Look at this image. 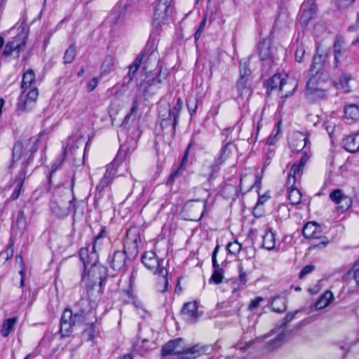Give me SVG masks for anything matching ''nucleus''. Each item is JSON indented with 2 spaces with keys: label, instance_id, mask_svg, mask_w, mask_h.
<instances>
[{
  "label": "nucleus",
  "instance_id": "obj_1",
  "mask_svg": "<svg viewBox=\"0 0 359 359\" xmlns=\"http://www.w3.org/2000/svg\"><path fill=\"white\" fill-rule=\"evenodd\" d=\"M36 139H28L15 144L13 149L11 169L19 168V174L12 186L13 191L10 199L15 201L20 194L21 188L25 179L26 168L32 160L33 153L36 150Z\"/></svg>",
  "mask_w": 359,
  "mask_h": 359
},
{
  "label": "nucleus",
  "instance_id": "obj_2",
  "mask_svg": "<svg viewBox=\"0 0 359 359\" xmlns=\"http://www.w3.org/2000/svg\"><path fill=\"white\" fill-rule=\"evenodd\" d=\"M324 58L322 55L313 56V63L310 68L312 76L307 83V90L310 94L322 97L325 95V83L328 81V75L320 72Z\"/></svg>",
  "mask_w": 359,
  "mask_h": 359
},
{
  "label": "nucleus",
  "instance_id": "obj_3",
  "mask_svg": "<svg viewBox=\"0 0 359 359\" xmlns=\"http://www.w3.org/2000/svg\"><path fill=\"white\" fill-rule=\"evenodd\" d=\"M142 262L154 274L158 275L161 283L158 285V290L164 292L168 289V270L164 266L163 259H158L154 251H147L142 257Z\"/></svg>",
  "mask_w": 359,
  "mask_h": 359
},
{
  "label": "nucleus",
  "instance_id": "obj_4",
  "mask_svg": "<svg viewBox=\"0 0 359 359\" xmlns=\"http://www.w3.org/2000/svg\"><path fill=\"white\" fill-rule=\"evenodd\" d=\"M206 351L205 347L198 344L186 348L184 341L177 339L169 341L162 348V355H178L181 359H194Z\"/></svg>",
  "mask_w": 359,
  "mask_h": 359
},
{
  "label": "nucleus",
  "instance_id": "obj_5",
  "mask_svg": "<svg viewBox=\"0 0 359 359\" xmlns=\"http://www.w3.org/2000/svg\"><path fill=\"white\" fill-rule=\"evenodd\" d=\"M73 199L72 192L66 189L64 199L58 198L52 202L51 210L53 212L57 217L67 216L74 209Z\"/></svg>",
  "mask_w": 359,
  "mask_h": 359
},
{
  "label": "nucleus",
  "instance_id": "obj_6",
  "mask_svg": "<svg viewBox=\"0 0 359 359\" xmlns=\"http://www.w3.org/2000/svg\"><path fill=\"white\" fill-rule=\"evenodd\" d=\"M206 201L204 200H191L186 203L184 212L191 221L200 220L205 212Z\"/></svg>",
  "mask_w": 359,
  "mask_h": 359
},
{
  "label": "nucleus",
  "instance_id": "obj_7",
  "mask_svg": "<svg viewBox=\"0 0 359 359\" xmlns=\"http://www.w3.org/2000/svg\"><path fill=\"white\" fill-rule=\"evenodd\" d=\"M172 0H159L154 13V22L156 25L169 20L172 12Z\"/></svg>",
  "mask_w": 359,
  "mask_h": 359
},
{
  "label": "nucleus",
  "instance_id": "obj_8",
  "mask_svg": "<svg viewBox=\"0 0 359 359\" xmlns=\"http://www.w3.org/2000/svg\"><path fill=\"white\" fill-rule=\"evenodd\" d=\"M27 93L22 90L21 95L18 98L17 104V109L20 111H27L31 110L36 104L39 91L37 88L34 87L27 90Z\"/></svg>",
  "mask_w": 359,
  "mask_h": 359
},
{
  "label": "nucleus",
  "instance_id": "obj_9",
  "mask_svg": "<svg viewBox=\"0 0 359 359\" xmlns=\"http://www.w3.org/2000/svg\"><path fill=\"white\" fill-rule=\"evenodd\" d=\"M330 199L335 203L337 211L344 212L347 211L352 205V199L350 196L344 194L339 189L331 191L329 194Z\"/></svg>",
  "mask_w": 359,
  "mask_h": 359
},
{
  "label": "nucleus",
  "instance_id": "obj_10",
  "mask_svg": "<svg viewBox=\"0 0 359 359\" xmlns=\"http://www.w3.org/2000/svg\"><path fill=\"white\" fill-rule=\"evenodd\" d=\"M84 311L81 313H76L74 317L72 311L66 309L62 315L60 320V333L62 337H67L69 335L73 325H75L77 318H80L84 313Z\"/></svg>",
  "mask_w": 359,
  "mask_h": 359
},
{
  "label": "nucleus",
  "instance_id": "obj_11",
  "mask_svg": "<svg viewBox=\"0 0 359 359\" xmlns=\"http://www.w3.org/2000/svg\"><path fill=\"white\" fill-rule=\"evenodd\" d=\"M309 158V156L306 154H304L299 160V162L298 163H294L292 166L287 177V183L289 185L292 186L297 183L298 180H300L303 173L304 166Z\"/></svg>",
  "mask_w": 359,
  "mask_h": 359
},
{
  "label": "nucleus",
  "instance_id": "obj_12",
  "mask_svg": "<svg viewBox=\"0 0 359 359\" xmlns=\"http://www.w3.org/2000/svg\"><path fill=\"white\" fill-rule=\"evenodd\" d=\"M140 243V230L137 227H130L126 233L124 242L125 248L131 250L132 253L137 252L138 245Z\"/></svg>",
  "mask_w": 359,
  "mask_h": 359
},
{
  "label": "nucleus",
  "instance_id": "obj_13",
  "mask_svg": "<svg viewBox=\"0 0 359 359\" xmlns=\"http://www.w3.org/2000/svg\"><path fill=\"white\" fill-rule=\"evenodd\" d=\"M259 54L262 61L267 65L273 62L274 53L271 48V43L269 40L264 39L258 46Z\"/></svg>",
  "mask_w": 359,
  "mask_h": 359
},
{
  "label": "nucleus",
  "instance_id": "obj_14",
  "mask_svg": "<svg viewBox=\"0 0 359 359\" xmlns=\"http://www.w3.org/2000/svg\"><path fill=\"white\" fill-rule=\"evenodd\" d=\"M86 143V140L77 135H72L67 140L64 153L66 156H74L76 151Z\"/></svg>",
  "mask_w": 359,
  "mask_h": 359
},
{
  "label": "nucleus",
  "instance_id": "obj_15",
  "mask_svg": "<svg viewBox=\"0 0 359 359\" xmlns=\"http://www.w3.org/2000/svg\"><path fill=\"white\" fill-rule=\"evenodd\" d=\"M306 142L307 136L300 132H294L289 137L290 147L296 152L302 151L305 147Z\"/></svg>",
  "mask_w": 359,
  "mask_h": 359
},
{
  "label": "nucleus",
  "instance_id": "obj_16",
  "mask_svg": "<svg viewBox=\"0 0 359 359\" xmlns=\"http://www.w3.org/2000/svg\"><path fill=\"white\" fill-rule=\"evenodd\" d=\"M317 9L314 0H307L302 6V13L300 20L302 23L306 25L313 18Z\"/></svg>",
  "mask_w": 359,
  "mask_h": 359
},
{
  "label": "nucleus",
  "instance_id": "obj_17",
  "mask_svg": "<svg viewBox=\"0 0 359 359\" xmlns=\"http://www.w3.org/2000/svg\"><path fill=\"white\" fill-rule=\"evenodd\" d=\"M322 234L323 231L321 227L316 222H308L303 228V235L305 238L320 239L322 238Z\"/></svg>",
  "mask_w": 359,
  "mask_h": 359
},
{
  "label": "nucleus",
  "instance_id": "obj_18",
  "mask_svg": "<svg viewBox=\"0 0 359 359\" xmlns=\"http://www.w3.org/2000/svg\"><path fill=\"white\" fill-rule=\"evenodd\" d=\"M114 165L109 164L106 167L105 173L100 180L99 184L96 186V191L101 194L105 188L111 183L114 175H115Z\"/></svg>",
  "mask_w": 359,
  "mask_h": 359
},
{
  "label": "nucleus",
  "instance_id": "obj_19",
  "mask_svg": "<svg viewBox=\"0 0 359 359\" xmlns=\"http://www.w3.org/2000/svg\"><path fill=\"white\" fill-rule=\"evenodd\" d=\"M126 255L123 251H116L111 257L109 258V262L114 271H121L126 262Z\"/></svg>",
  "mask_w": 359,
  "mask_h": 359
},
{
  "label": "nucleus",
  "instance_id": "obj_20",
  "mask_svg": "<svg viewBox=\"0 0 359 359\" xmlns=\"http://www.w3.org/2000/svg\"><path fill=\"white\" fill-rule=\"evenodd\" d=\"M344 148L354 153L359 151V133L348 136L343 140Z\"/></svg>",
  "mask_w": 359,
  "mask_h": 359
},
{
  "label": "nucleus",
  "instance_id": "obj_21",
  "mask_svg": "<svg viewBox=\"0 0 359 359\" xmlns=\"http://www.w3.org/2000/svg\"><path fill=\"white\" fill-rule=\"evenodd\" d=\"M182 313L189 322H194L198 318L197 305L196 302H188L184 304Z\"/></svg>",
  "mask_w": 359,
  "mask_h": 359
},
{
  "label": "nucleus",
  "instance_id": "obj_22",
  "mask_svg": "<svg viewBox=\"0 0 359 359\" xmlns=\"http://www.w3.org/2000/svg\"><path fill=\"white\" fill-rule=\"evenodd\" d=\"M127 6L126 4L119 2L113 9L110 18L113 23L117 24L126 15Z\"/></svg>",
  "mask_w": 359,
  "mask_h": 359
},
{
  "label": "nucleus",
  "instance_id": "obj_23",
  "mask_svg": "<svg viewBox=\"0 0 359 359\" xmlns=\"http://www.w3.org/2000/svg\"><path fill=\"white\" fill-rule=\"evenodd\" d=\"M36 83L35 74L32 69H27L23 74L21 85L22 90L25 92L33 88Z\"/></svg>",
  "mask_w": 359,
  "mask_h": 359
},
{
  "label": "nucleus",
  "instance_id": "obj_24",
  "mask_svg": "<svg viewBox=\"0 0 359 359\" xmlns=\"http://www.w3.org/2000/svg\"><path fill=\"white\" fill-rule=\"evenodd\" d=\"M285 77L284 90H280V95L281 97L286 98L294 92L297 86V82L294 79L288 77L287 75H285Z\"/></svg>",
  "mask_w": 359,
  "mask_h": 359
},
{
  "label": "nucleus",
  "instance_id": "obj_25",
  "mask_svg": "<svg viewBox=\"0 0 359 359\" xmlns=\"http://www.w3.org/2000/svg\"><path fill=\"white\" fill-rule=\"evenodd\" d=\"M259 182V180L252 171L248 174H245L241 177L240 185L242 188L251 189L254 186Z\"/></svg>",
  "mask_w": 359,
  "mask_h": 359
},
{
  "label": "nucleus",
  "instance_id": "obj_26",
  "mask_svg": "<svg viewBox=\"0 0 359 359\" xmlns=\"http://www.w3.org/2000/svg\"><path fill=\"white\" fill-rule=\"evenodd\" d=\"M286 339V334L284 332L279 333L275 338L267 342L266 348L269 351H275L283 344Z\"/></svg>",
  "mask_w": 359,
  "mask_h": 359
},
{
  "label": "nucleus",
  "instance_id": "obj_27",
  "mask_svg": "<svg viewBox=\"0 0 359 359\" xmlns=\"http://www.w3.org/2000/svg\"><path fill=\"white\" fill-rule=\"evenodd\" d=\"M334 299V295L330 290L325 291L316 302L315 308L316 310H320L326 308Z\"/></svg>",
  "mask_w": 359,
  "mask_h": 359
},
{
  "label": "nucleus",
  "instance_id": "obj_28",
  "mask_svg": "<svg viewBox=\"0 0 359 359\" xmlns=\"http://www.w3.org/2000/svg\"><path fill=\"white\" fill-rule=\"evenodd\" d=\"M285 79V75L275 74L267 81V88L273 90L276 88L284 90V81Z\"/></svg>",
  "mask_w": 359,
  "mask_h": 359
},
{
  "label": "nucleus",
  "instance_id": "obj_29",
  "mask_svg": "<svg viewBox=\"0 0 359 359\" xmlns=\"http://www.w3.org/2000/svg\"><path fill=\"white\" fill-rule=\"evenodd\" d=\"M276 235L271 230L267 231L263 235L262 247L267 250H273L276 248Z\"/></svg>",
  "mask_w": 359,
  "mask_h": 359
},
{
  "label": "nucleus",
  "instance_id": "obj_30",
  "mask_svg": "<svg viewBox=\"0 0 359 359\" xmlns=\"http://www.w3.org/2000/svg\"><path fill=\"white\" fill-rule=\"evenodd\" d=\"M287 186L288 188V199L290 200L291 204H299L302 200V194L299 189L296 187V183L291 186L289 185L287 182Z\"/></svg>",
  "mask_w": 359,
  "mask_h": 359
},
{
  "label": "nucleus",
  "instance_id": "obj_31",
  "mask_svg": "<svg viewBox=\"0 0 359 359\" xmlns=\"http://www.w3.org/2000/svg\"><path fill=\"white\" fill-rule=\"evenodd\" d=\"M142 59L145 60L146 62L154 63V65L157 64L158 61V53L153 46L149 48V45H147L146 49L142 55Z\"/></svg>",
  "mask_w": 359,
  "mask_h": 359
},
{
  "label": "nucleus",
  "instance_id": "obj_32",
  "mask_svg": "<svg viewBox=\"0 0 359 359\" xmlns=\"http://www.w3.org/2000/svg\"><path fill=\"white\" fill-rule=\"evenodd\" d=\"M17 320L18 319L16 317L10 318L4 320L0 331L3 337H6L9 335L11 332L13 330Z\"/></svg>",
  "mask_w": 359,
  "mask_h": 359
},
{
  "label": "nucleus",
  "instance_id": "obj_33",
  "mask_svg": "<svg viewBox=\"0 0 359 359\" xmlns=\"http://www.w3.org/2000/svg\"><path fill=\"white\" fill-rule=\"evenodd\" d=\"M114 57L111 55H107L101 66V74H108L114 70Z\"/></svg>",
  "mask_w": 359,
  "mask_h": 359
},
{
  "label": "nucleus",
  "instance_id": "obj_34",
  "mask_svg": "<svg viewBox=\"0 0 359 359\" xmlns=\"http://www.w3.org/2000/svg\"><path fill=\"white\" fill-rule=\"evenodd\" d=\"M271 306L273 311L280 313L285 310V299L281 297H275L272 298Z\"/></svg>",
  "mask_w": 359,
  "mask_h": 359
},
{
  "label": "nucleus",
  "instance_id": "obj_35",
  "mask_svg": "<svg viewBox=\"0 0 359 359\" xmlns=\"http://www.w3.org/2000/svg\"><path fill=\"white\" fill-rule=\"evenodd\" d=\"M351 79V76L346 74H343L339 79L337 81H334L335 86L341 90L343 92H348L349 91V85L348 82Z\"/></svg>",
  "mask_w": 359,
  "mask_h": 359
},
{
  "label": "nucleus",
  "instance_id": "obj_36",
  "mask_svg": "<svg viewBox=\"0 0 359 359\" xmlns=\"http://www.w3.org/2000/svg\"><path fill=\"white\" fill-rule=\"evenodd\" d=\"M250 79L248 78L238 79L236 83V88L241 96H243V95H246L250 92Z\"/></svg>",
  "mask_w": 359,
  "mask_h": 359
},
{
  "label": "nucleus",
  "instance_id": "obj_37",
  "mask_svg": "<svg viewBox=\"0 0 359 359\" xmlns=\"http://www.w3.org/2000/svg\"><path fill=\"white\" fill-rule=\"evenodd\" d=\"M344 112L348 118H350L353 121L359 120V107L358 105H347L344 109Z\"/></svg>",
  "mask_w": 359,
  "mask_h": 359
},
{
  "label": "nucleus",
  "instance_id": "obj_38",
  "mask_svg": "<svg viewBox=\"0 0 359 359\" xmlns=\"http://www.w3.org/2000/svg\"><path fill=\"white\" fill-rule=\"evenodd\" d=\"M27 36L25 34L18 35L13 41H9L13 43L12 47L17 52L19 53L25 46L26 43Z\"/></svg>",
  "mask_w": 359,
  "mask_h": 359
},
{
  "label": "nucleus",
  "instance_id": "obj_39",
  "mask_svg": "<svg viewBox=\"0 0 359 359\" xmlns=\"http://www.w3.org/2000/svg\"><path fill=\"white\" fill-rule=\"evenodd\" d=\"M27 36L25 34L18 35L13 41H9L13 43L12 47L17 52L19 53L25 46L26 43Z\"/></svg>",
  "mask_w": 359,
  "mask_h": 359
},
{
  "label": "nucleus",
  "instance_id": "obj_40",
  "mask_svg": "<svg viewBox=\"0 0 359 359\" xmlns=\"http://www.w3.org/2000/svg\"><path fill=\"white\" fill-rule=\"evenodd\" d=\"M93 256H95V255H94V253H92V255H90L88 248H83L81 249L80 258L85 268H86L87 266L89 264L95 265V261H94L93 262H92L91 261Z\"/></svg>",
  "mask_w": 359,
  "mask_h": 359
},
{
  "label": "nucleus",
  "instance_id": "obj_41",
  "mask_svg": "<svg viewBox=\"0 0 359 359\" xmlns=\"http://www.w3.org/2000/svg\"><path fill=\"white\" fill-rule=\"evenodd\" d=\"M232 155V144L228 143L225 144L222 150L219 155V157L217 160L219 164H222V163L227 161Z\"/></svg>",
  "mask_w": 359,
  "mask_h": 359
},
{
  "label": "nucleus",
  "instance_id": "obj_42",
  "mask_svg": "<svg viewBox=\"0 0 359 359\" xmlns=\"http://www.w3.org/2000/svg\"><path fill=\"white\" fill-rule=\"evenodd\" d=\"M182 100L180 98H177L176 103L174 104L172 109H169V116H172L174 119L173 125L174 126L177 123V119L178 118L179 114L182 108Z\"/></svg>",
  "mask_w": 359,
  "mask_h": 359
},
{
  "label": "nucleus",
  "instance_id": "obj_43",
  "mask_svg": "<svg viewBox=\"0 0 359 359\" xmlns=\"http://www.w3.org/2000/svg\"><path fill=\"white\" fill-rule=\"evenodd\" d=\"M251 70L249 68V62L247 59H243L240 62L239 78H248L250 79Z\"/></svg>",
  "mask_w": 359,
  "mask_h": 359
},
{
  "label": "nucleus",
  "instance_id": "obj_44",
  "mask_svg": "<svg viewBox=\"0 0 359 359\" xmlns=\"http://www.w3.org/2000/svg\"><path fill=\"white\" fill-rule=\"evenodd\" d=\"M138 106L139 104L137 100H135L133 101V104L130 108V111L125 116V118L123 119V123L128 124L129 123L130 121L135 120L136 114L138 111Z\"/></svg>",
  "mask_w": 359,
  "mask_h": 359
},
{
  "label": "nucleus",
  "instance_id": "obj_45",
  "mask_svg": "<svg viewBox=\"0 0 359 359\" xmlns=\"http://www.w3.org/2000/svg\"><path fill=\"white\" fill-rule=\"evenodd\" d=\"M136 148V142L130 140V142H127L126 144L121 145L119 151L118 156H121L122 154H124L125 156L133 151Z\"/></svg>",
  "mask_w": 359,
  "mask_h": 359
},
{
  "label": "nucleus",
  "instance_id": "obj_46",
  "mask_svg": "<svg viewBox=\"0 0 359 359\" xmlns=\"http://www.w3.org/2000/svg\"><path fill=\"white\" fill-rule=\"evenodd\" d=\"M224 278V271L222 269H215L209 280L210 283L219 284Z\"/></svg>",
  "mask_w": 359,
  "mask_h": 359
},
{
  "label": "nucleus",
  "instance_id": "obj_47",
  "mask_svg": "<svg viewBox=\"0 0 359 359\" xmlns=\"http://www.w3.org/2000/svg\"><path fill=\"white\" fill-rule=\"evenodd\" d=\"M76 55V47L74 45H71L66 50L64 55V62L65 64L71 63Z\"/></svg>",
  "mask_w": 359,
  "mask_h": 359
},
{
  "label": "nucleus",
  "instance_id": "obj_48",
  "mask_svg": "<svg viewBox=\"0 0 359 359\" xmlns=\"http://www.w3.org/2000/svg\"><path fill=\"white\" fill-rule=\"evenodd\" d=\"M280 129V121L278 122L273 128L271 135L267 139V144L273 145L276 142V137L278 135Z\"/></svg>",
  "mask_w": 359,
  "mask_h": 359
},
{
  "label": "nucleus",
  "instance_id": "obj_49",
  "mask_svg": "<svg viewBox=\"0 0 359 359\" xmlns=\"http://www.w3.org/2000/svg\"><path fill=\"white\" fill-rule=\"evenodd\" d=\"M229 253L232 255H237L240 252L242 248V245L237 241H234L233 242L229 243L226 247Z\"/></svg>",
  "mask_w": 359,
  "mask_h": 359
},
{
  "label": "nucleus",
  "instance_id": "obj_50",
  "mask_svg": "<svg viewBox=\"0 0 359 359\" xmlns=\"http://www.w3.org/2000/svg\"><path fill=\"white\" fill-rule=\"evenodd\" d=\"M140 63H141V59L137 57L135 59V60L133 62V63L130 66L129 71H128V76H130V79L135 76V74L138 70Z\"/></svg>",
  "mask_w": 359,
  "mask_h": 359
},
{
  "label": "nucleus",
  "instance_id": "obj_51",
  "mask_svg": "<svg viewBox=\"0 0 359 359\" xmlns=\"http://www.w3.org/2000/svg\"><path fill=\"white\" fill-rule=\"evenodd\" d=\"M327 29L326 25L324 22H320L317 23L313 27V34L316 36H320Z\"/></svg>",
  "mask_w": 359,
  "mask_h": 359
},
{
  "label": "nucleus",
  "instance_id": "obj_52",
  "mask_svg": "<svg viewBox=\"0 0 359 359\" xmlns=\"http://www.w3.org/2000/svg\"><path fill=\"white\" fill-rule=\"evenodd\" d=\"M306 52L305 47L303 44H299L297 46L296 52H295V60L297 62H302L303 57Z\"/></svg>",
  "mask_w": 359,
  "mask_h": 359
},
{
  "label": "nucleus",
  "instance_id": "obj_53",
  "mask_svg": "<svg viewBox=\"0 0 359 359\" xmlns=\"http://www.w3.org/2000/svg\"><path fill=\"white\" fill-rule=\"evenodd\" d=\"M94 333H95V325L93 323H91L84 330L83 335L87 337L88 340H93L94 338Z\"/></svg>",
  "mask_w": 359,
  "mask_h": 359
},
{
  "label": "nucleus",
  "instance_id": "obj_54",
  "mask_svg": "<svg viewBox=\"0 0 359 359\" xmlns=\"http://www.w3.org/2000/svg\"><path fill=\"white\" fill-rule=\"evenodd\" d=\"M187 107H188V110L190 113L191 115H192L193 114H194L197 109V101L196 99H193V100L191 99H189L188 101H187Z\"/></svg>",
  "mask_w": 359,
  "mask_h": 359
},
{
  "label": "nucleus",
  "instance_id": "obj_55",
  "mask_svg": "<svg viewBox=\"0 0 359 359\" xmlns=\"http://www.w3.org/2000/svg\"><path fill=\"white\" fill-rule=\"evenodd\" d=\"M105 233V231L104 229L95 238L94 243L93 245V250L95 252V249L97 246H100L102 244V240L104 237V234Z\"/></svg>",
  "mask_w": 359,
  "mask_h": 359
},
{
  "label": "nucleus",
  "instance_id": "obj_56",
  "mask_svg": "<svg viewBox=\"0 0 359 359\" xmlns=\"http://www.w3.org/2000/svg\"><path fill=\"white\" fill-rule=\"evenodd\" d=\"M219 248V246L217 245L215 247V250H213V252L212 255V266H213L214 270L221 269L219 267V264L217 263V255L218 253Z\"/></svg>",
  "mask_w": 359,
  "mask_h": 359
},
{
  "label": "nucleus",
  "instance_id": "obj_57",
  "mask_svg": "<svg viewBox=\"0 0 359 359\" xmlns=\"http://www.w3.org/2000/svg\"><path fill=\"white\" fill-rule=\"evenodd\" d=\"M264 299L261 297H258L253 300L251 301L250 304H249L248 309L250 311H253L258 308L261 304L262 302H263Z\"/></svg>",
  "mask_w": 359,
  "mask_h": 359
},
{
  "label": "nucleus",
  "instance_id": "obj_58",
  "mask_svg": "<svg viewBox=\"0 0 359 359\" xmlns=\"http://www.w3.org/2000/svg\"><path fill=\"white\" fill-rule=\"evenodd\" d=\"M98 79L97 77H94L90 79L87 83V90L88 92L93 91L98 84Z\"/></svg>",
  "mask_w": 359,
  "mask_h": 359
},
{
  "label": "nucleus",
  "instance_id": "obj_59",
  "mask_svg": "<svg viewBox=\"0 0 359 359\" xmlns=\"http://www.w3.org/2000/svg\"><path fill=\"white\" fill-rule=\"evenodd\" d=\"M341 46L339 41H336L334 44V53L335 61L337 63L339 62V59L341 56Z\"/></svg>",
  "mask_w": 359,
  "mask_h": 359
},
{
  "label": "nucleus",
  "instance_id": "obj_60",
  "mask_svg": "<svg viewBox=\"0 0 359 359\" xmlns=\"http://www.w3.org/2000/svg\"><path fill=\"white\" fill-rule=\"evenodd\" d=\"M270 197L271 196L269 193H266L262 196H260L257 201V205L255 208L254 212L255 213V211L258 209L259 206L263 205L267 200L270 198Z\"/></svg>",
  "mask_w": 359,
  "mask_h": 359
},
{
  "label": "nucleus",
  "instance_id": "obj_61",
  "mask_svg": "<svg viewBox=\"0 0 359 359\" xmlns=\"http://www.w3.org/2000/svg\"><path fill=\"white\" fill-rule=\"evenodd\" d=\"M315 267L313 265H306L304 266L299 273V278H302L307 274L311 273L314 270Z\"/></svg>",
  "mask_w": 359,
  "mask_h": 359
},
{
  "label": "nucleus",
  "instance_id": "obj_62",
  "mask_svg": "<svg viewBox=\"0 0 359 359\" xmlns=\"http://www.w3.org/2000/svg\"><path fill=\"white\" fill-rule=\"evenodd\" d=\"M355 0H336V3L339 8H347L352 5Z\"/></svg>",
  "mask_w": 359,
  "mask_h": 359
},
{
  "label": "nucleus",
  "instance_id": "obj_63",
  "mask_svg": "<svg viewBox=\"0 0 359 359\" xmlns=\"http://www.w3.org/2000/svg\"><path fill=\"white\" fill-rule=\"evenodd\" d=\"M238 280H239L240 285H243L245 284L247 279H246V273L244 271H240L239 276H238Z\"/></svg>",
  "mask_w": 359,
  "mask_h": 359
},
{
  "label": "nucleus",
  "instance_id": "obj_64",
  "mask_svg": "<svg viewBox=\"0 0 359 359\" xmlns=\"http://www.w3.org/2000/svg\"><path fill=\"white\" fill-rule=\"evenodd\" d=\"M13 43H10L8 42V43L6 45L5 49H4V55H9L12 54L13 51H15L13 48L12 47Z\"/></svg>",
  "mask_w": 359,
  "mask_h": 359
}]
</instances>
